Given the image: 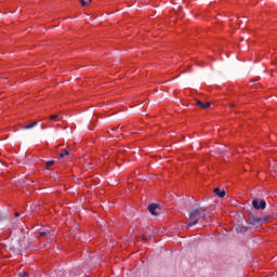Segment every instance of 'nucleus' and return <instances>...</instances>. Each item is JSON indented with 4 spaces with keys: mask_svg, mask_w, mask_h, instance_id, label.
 <instances>
[{
    "mask_svg": "<svg viewBox=\"0 0 277 277\" xmlns=\"http://www.w3.org/2000/svg\"><path fill=\"white\" fill-rule=\"evenodd\" d=\"M209 217H211V212H209L207 208L198 206L190 210L189 212L190 222H188L187 226H196L198 222H205V220H209Z\"/></svg>",
    "mask_w": 277,
    "mask_h": 277,
    "instance_id": "obj_1",
    "label": "nucleus"
},
{
    "mask_svg": "<svg viewBox=\"0 0 277 277\" xmlns=\"http://www.w3.org/2000/svg\"><path fill=\"white\" fill-rule=\"evenodd\" d=\"M51 235V232H41L40 237H49Z\"/></svg>",
    "mask_w": 277,
    "mask_h": 277,
    "instance_id": "obj_9",
    "label": "nucleus"
},
{
    "mask_svg": "<svg viewBox=\"0 0 277 277\" xmlns=\"http://www.w3.org/2000/svg\"><path fill=\"white\" fill-rule=\"evenodd\" d=\"M252 207L256 210H263L267 207V203L265 202V200L259 201V199H254L252 201Z\"/></svg>",
    "mask_w": 277,
    "mask_h": 277,
    "instance_id": "obj_3",
    "label": "nucleus"
},
{
    "mask_svg": "<svg viewBox=\"0 0 277 277\" xmlns=\"http://www.w3.org/2000/svg\"><path fill=\"white\" fill-rule=\"evenodd\" d=\"M148 211L151 215H159V211H161V209L158 205L151 203L148 206Z\"/></svg>",
    "mask_w": 277,
    "mask_h": 277,
    "instance_id": "obj_4",
    "label": "nucleus"
},
{
    "mask_svg": "<svg viewBox=\"0 0 277 277\" xmlns=\"http://www.w3.org/2000/svg\"><path fill=\"white\" fill-rule=\"evenodd\" d=\"M213 194H215V196H217L219 198H224V196H226V190L216 187L213 189Z\"/></svg>",
    "mask_w": 277,
    "mask_h": 277,
    "instance_id": "obj_6",
    "label": "nucleus"
},
{
    "mask_svg": "<svg viewBox=\"0 0 277 277\" xmlns=\"http://www.w3.org/2000/svg\"><path fill=\"white\" fill-rule=\"evenodd\" d=\"M30 124L32 126V129H34V127H38V121H34Z\"/></svg>",
    "mask_w": 277,
    "mask_h": 277,
    "instance_id": "obj_14",
    "label": "nucleus"
},
{
    "mask_svg": "<svg viewBox=\"0 0 277 277\" xmlns=\"http://www.w3.org/2000/svg\"><path fill=\"white\" fill-rule=\"evenodd\" d=\"M21 277H29V275H27L26 273H22Z\"/></svg>",
    "mask_w": 277,
    "mask_h": 277,
    "instance_id": "obj_16",
    "label": "nucleus"
},
{
    "mask_svg": "<svg viewBox=\"0 0 277 277\" xmlns=\"http://www.w3.org/2000/svg\"><path fill=\"white\" fill-rule=\"evenodd\" d=\"M71 274H72V276H77V268H74V269L71 271Z\"/></svg>",
    "mask_w": 277,
    "mask_h": 277,
    "instance_id": "obj_15",
    "label": "nucleus"
},
{
    "mask_svg": "<svg viewBox=\"0 0 277 277\" xmlns=\"http://www.w3.org/2000/svg\"><path fill=\"white\" fill-rule=\"evenodd\" d=\"M88 3L91 4V3H92V0H89Z\"/></svg>",
    "mask_w": 277,
    "mask_h": 277,
    "instance_id": "obj_18",
    "label": "nucleus"
},
{
    "mask_svg": "<svg viewBox=\"0 0 277 277\" xmlns=\"http://www.w3.org/2000/svg\"><path fill=\"white\" fill-rule=\"evenodd\" d=\"M196 105H198V107H201V109H209L211 107V103L209 102L203 103L200 100H196Z\"/></svg>",
    "mask_w": 277,
    "mask_h": 277,
    "instance_id": "obj_5",
    "label": "nucleus"
},
{
    "mask_svg": "<svg viewBox=\"0 0 277 277\" xmlns=\"http://www.w3.org/2000/svg\"><path fill=\"white\" fill-rule=\"evenodd\" d=\"M250 224H252V226H259V224H267V217L252 216L250 219Z\"/></svg>",
    "mask_w": 277,
    "mask_h": 277,
    "instance_id": "obj_2",
    "label": "nucleus"
},
{
    "mask_svg": "<svg viewBox=\"0 0 277 277\" xmlns=\"http://www.w3.org/2000/svg\"><path fill=\"white\" fill-rule=\"evenodd\" d=\"M49 118H50V120H57V115H52Z\"/></svg>",
    "mask_w": 277,
    "mask_h": 277,
    "instance_id": "obj_12",
    "label": "nucleus"
},
{
    "mask_svg": "<svg viewBox=\"0 0 277 277\" xmlns=\"http://www.w3.org/2000/svg\"><path fill=\"white\" fill-rule=\"evenodd\" d=\"M22 129L29 130V129H34V127L31 126V123H29V124H26V126H22Z\"/></svg>",
    "mask_w": 277,
    "mask_h": 277,
    "instance_id": "obj_11",
    "label": "nucleus"
},
{
    "mask_svg": "<svg viewBox=\"0 0 277 277\" xmlns=\"http://www.w3.org/2000/svg\"><path fill=\"white\" fill-rule=\"evenodd\" d=\"M48 128H49V127L45 126V124H43V123L40 126L41 131H44V130L48 129Z\"/></svg>",
    "mask_w": 277,
    "mask_h": 277,
    "instance_id": "obj_13",
    "label": "nucleus"
},
{
    "mask_svg": "<svg viewBox=\"0 0 277 277\" xmlns=\"http://www.w3.org/2000/svg\"><path fill=\"white\" fill-rule=\"evenodd\" d=\"M80 4L85 8V5H90V2L85 1V0H79Z\"/></svg>",
    "mask_w": 277,
    "mask_h": 277,
    "instance_id": "obj_10",
    "label": "nucleus"
},
{
    "mask_svg": "<svg viewBox=\"0 0 277 277\" xmlns=\"http://www.w3.org/2000/svg\"><path fill=\"white\" fill-rule=\"evenodd\" d=\"M70 155V150L68 149H62L60 153V158L64 159V157H68Z\"/></svg>",
    "mask_w": 277,
    "mask_h": 277,
    "instance_id": "obj_7",
    "label": "nucleus"
},
{
    "mask_svg": "<svg viewBox=\"0 0 277 277\" xmlns=\"http://www.w3.org/2000/svg\"><path fill=\"white\" fill-rule=\"evenodd\" d=\"M47 168L51 167V166H55V160H49L45 162Z\"/></svg>",
    "mask_w": 277,
    "mask_h": 277,
    "instance_id": "obj_8",
    "label": "nucleus"
},
{
    "mask_svg": "<svg viewBox=\"0 0 277 277\" xmlns=\"http://www.w3.org/2000/svg\"><path fill=\"white\" fill-rule=\"evenodd\" d=\"M21 214L18 212L15 213V217H19Z\"/></svg>",
    "mask_w": 277,
    "mask_h": 277,
    "instance_id": "obj_17",
    "label": "nucleus"
}]
</instances>
